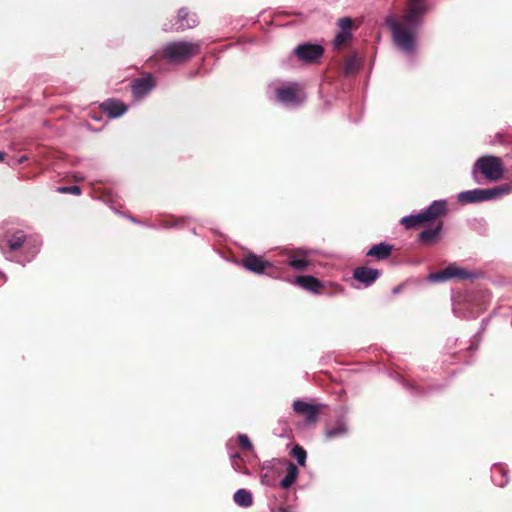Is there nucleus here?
<instances>
[{"label": "nucleus", "instance_id": "f257e3e1", "mask_svg": "<svg viewBox=\"0 0 512 512\" xmlns=\"http://www.w3.org/2000/svg\"><path fill=\"white\" fill-rule=\"evenodd\" d=\"M427 11V0H408L406 12L401 19L394 16L386 19L393 42L402 52L411 54L415 51L417 29L422 25Z\"/></svg>", "mask_w": 512, "mask_h": 512}, {"label": "nucleus", "instance_id": "f03ea898", "mask_svg": "<svg viewBox=\"0 0 512 512\" xmlns=\"http://www.w3.org/2000/svg\"><path fill=\"white\" fill-rule=\"evenodd\" d=\"M504 171V164L501 158L494 155H483L474 162L471 176L477 184H481L479 175H482L491 182H496L503 177Z\"/></svg>", "mask_w": 512, "mask_h": 512}, {"label": "nucleus", "instance_id": "7ed1b4c3", "mask_svg": "<svg viewBox=\"0 0 512 512\" xmlns=\"http://www.w3.org/2000/svg\"><path fill=\"white\" fill-rule=\"evenodd\" d=\"M275 100L285 108L296 109L307 99L304 86L295 81L284 82L274 88Z\"/></svg>", "mask_w": 512, "mask_h": 512}, {"label": "nucleus", "instance_id": "20e7f679", "mask_svg": "<svg viewBox=\"0 0 512 512\" xmlns=\"http://www.w3.org/2000/svg\"><path fill=\"white\" fill-rule=\"evenodd\" d=\"M512 193V182L503 183L492 188H476L458 193L457 200L460 203H482L501 199Z\"/></svg>", "mask_w": 512, "mask_h": 512}, {"label": "nucleus", "instance_id": "39448f33", "mask_svg": "<svg viewBox=\"0 0 512 512\" xmlns=\"http://www.w3.org/2000/svg\"><path fill=\"white\" fill-rule=\"evenodd\" d=\"M41 245L42 241L39 236L27 235L17 249V252H11L5 259L25 266L36 257L40 251Z\"/></svg>", "mask_w": 512, "mask_h": 512}, {"label": "nucleus", "instance_id": "423d86ee", "mask_svg": "<svg viewBox=\"0 0 512 512\" xmlns=\"http://www.w3.org/2000/svg\"><path fill=\"white\" fill-rule=\"evenodd\" d=\"M167 59L172 61H188L200 53V42L175 41L168 43L163 49Z\"/></svg>", "mask_w": 512, "mask_h": 512}, {"label": "nucleus", "instance_id": "0eeeda50", "mask_svg": "<svg viewBox=\"0 0 512 512\" xmlns=\"http://www.w3.org/2000/svg\"><path fill=\"white\" fill-rule=\"evenodd\" d=\"M27 233L15 227H0V251L4 257L17 252L22 241L27 237Z\"/></svg>", "mask_w": 512, "mask_h": 512}, {"label": "nucleus", "instance_id": "6e6552de", "mask_svg": "<svg viewBox=\"0 0 512 512\" xmlns=\"http://www.w3.org/2000/svg\"><path fill=\"white\" fill-rule=\"evenodd\" d=\"M347 413V409L342 407L335 418L326 424L324 430V439L326 441L345 438L349 435L350 428Z\"/></svg>", "mask_w": 512, "mask_h": 512}, {"label": "nucleus", "instance_id": "1a4fd4ad", "mask_svg": "<svg viewBox=\"0 0 512 512\" xmlns=\"http://www.w3.org/2000/svg\"><path fill=\"white\" fill-rule=\"evenodd\" d=\"M475 273L458 267L456 264H449L446 268L443 270L430 273L428 275V280L432 283H440V282H446L452 279H460V280H468L475 278Z\"/></svg>", "mask_w": 512, "mask_h": 512}, {"label": "nucleus", "instance_id": "9d476101", "mask_svg": "<svg viewBox=\"0 0 512 512\" xmlns=\"http://www.w3.org/2000/svg\"><path fill=\"white\" fill-rule=\"evenodd\" d=\"M293 54L301 62L318 61L324 54V47L317 43H301L293 49Z\"/></svg>", "mask_w": 512, "mask_h": 512}, {"label": "nucleus", "instance_id": "9b49d317", "mask_svg": "<svg viewBox=\"0 0 512 512\" xmlns=\"http://www.w3.org/2000/svg\"><path fill=\"white\" fill-rule=\"evenodd\" d=\"M313 254L311 249L296 248L287 250V264L296 271H304L310 265L309 257Z\"/></svg>", "mask_w": 512, "mask_h": 512}, {"label": "nucleus", "instance_id": "f8f14e48", "mask_svg": "<svg viewBox=\"0 0 512 512\" xmlns=\"http://www.w3.org/2000/svg\"><path fill=\"white\" fill-rule=\"evenodd\" d=\"M155 85L156 82L150 73L133 79L131 82L133 97L135 99H142L146 97L153 90Z\"/></svg>", "mask_w": 512, "mask_h": 512}, {"label": "nucleus", "instance_id": "ddd939ff", "mask_svg": "<svg viewBox=\"0 0 512 512\" xmlns=\"http://www.w3.org/2000/svg\"><path fill=\"white\" fill-rule=\"evenodd\" d=\"M292 407L297 414L304 416L307 425L317 422L321 404H310L298 399L293 402Z\"/></svg>", "mask_w": 512, "mask_h": 512}, {"label": "nucleus", "instance_id": "4468645a", "mask_svg": "<svg viewBox=\"0 0 512 512\" xmlns=\"http://www.w3.org/2000/svg\"><path fill=\"white\" fill-rule=\"evenodd\" d=\"M242 266L257 275L265 274L267 269L273 268V264L264 260L261 256L249 253L242 260Z\"/></svg>", "mask_w": 512, "mask_h": 512}, {"label": "nucleus", "instance_id": "2eb2a0df", "mask_svg": "<svg viewBox=\"0 0 512 512\" xmlns=\"http://www.w3.org/2000/svg\"><path fill=\"white\" fill-rule=\"evenodd\" d=\"M100 109L110 119H116L128 111V106L119 99L109 98L100 104Z\"/></svg>", "mask_w": 512, "mask_h": 512}, {"label": "nucleus", "instance_id": "dca6fc26", "mask_svg": "<svg viewBox=\"0 0 512 512\" xmlns=\"http://www.w3.org/2000/svg\"><path fill=\"white\" fill-rule=\"evenodd\" d=\"M352 37V20L349 17H344L338 21V32L333 40V47L335 49L341 48Z\"/></svg>", "mask_w": 512, "mask_h": 512}, {"label": "nucleus", "instance_id": "f3484780", "mask_svg": "<svg viewBox=\"0 0 512 512\" xmlns=\"http://www.w3.org/2000/svg\"><path fill=\"white\" fill-rule=\"evenodd\" d=\"M381 275V271L367 266H358L353 271L355 280L363 284L364 287L371 286Z\"/></svg>", "mask_w": 512, "mask_h": 512}, {"label": "nucleus", "instance_id": "a211bd4d", "mask_svg": "<svg viewBox=\"0 0 512 512\" xmlns=\"http://www.w3.org/2000/svg\"><path fill=\"white\" fill-rule=\"evenodd\" d=\"M198 24V19L196 14L189 13L185 8H181L178 11L177 19L174 24L175 31H183L185 29H190L196 27Z\"/></svg>", "mask_w": 512, "mask_h": 512}, {"label": "nucleus", "instance_id": "6ab92c4d", "mask_svg": "<svg viewBox=\"0 0 512 512\" xmlns=\"http://www.w3.org/2000/svg\"><path fill=\"white\" fill-rule=\"evenodd\" d=\"M428 222H432L447 213V200H434L426 209L423 210Z\"/></svg>", "mask_w": 512, "mask_h": 512}, {"label": "nucleus", "instance_id": "aec40b11", "mask_svg": "<svg viewBox=\"0 0 512 512\" xmlns=\"http://www.w3.org/2000/svg\"><path fill=\"white\" fill-rule=\"evenodd\" d=\"M294 283L314 294H319L320 289L323 286L322 282L313 275L297 276L294 280Z\"/></svg>", "mask_w": 512, "mask_h": 512}, {"label": "nucleus", "instance_id": "412c9836", "mask_svg": "<svg viewBox=\"0 0 512 512\" xmlns=\"http://www.w3.org/2000/svg\"><path fill=\"white\" fill-rule=\"evenodd\" d=\"M393 251V245L387 242H380L373 245L367 252L366 256L374 257L378 261L388 259Z\"/></svg>", "mask_w": 512, "mask_h": 512}, {"label": "nucleus", "instance_id": "4be33fe9", "mask_svg": "<svg viewBox=\"0 0 512 512\" xmlns=\"http://www.w3.org/2000/svg\"><path fill=\"white\" fill-rule=\"evenodd\" d=\"M443 230V223L439 222L435 227L427 228L418 235V240L423 244H432L440 236Z\"/></svg>", "mask_w": 512, "mask_h": 512}, {"label": "nucleus", "instance_id": "5701e85b", "mask_svg": "<svg viewBox=\"0 0 512 512\" xmlns=\"http://www.w3.org/2000/svg\"><path fill=\"white\" fill-rule=\"evenodd\" d=\"M491 478L493 483L501 488L505 487L509 482V478L507 476V469L499 463H495L492 466Z\"/></svg>", "mask_w": 512, "mask_h": 512}, {"label": "nucleus", "instance_id": "b1692460", "mask_svg": "<svg viewBox=\"0 0 512 512\" xmlns=\"http://www.w3.org/2000/svg\"><path fill=\"white\" fill-rule=\"evenodd\" d=\"M485 308L482 305H478L476 307L470 306V304L464 309L460 307L459 304L453 307V312L457 317L470 319L476 318Z\"/></svg>", "mask_w": 512, "mask_h": 512}, {"label": "nucleus", "instance_id": "393cba45", "mask_svg": "<svg viewBox=\"0 0 512 512\" xmlns=\"http://www.w3.org/2000/svg\"><path fill=\"white\" fill-rule=\"evenodd\" d=\"M298 474L299 470L297 466L294 463L289 462L286 469V474L279 483L280 487L282 489H289L295 483Z\"/></svg>", "mask_w": 512, "mask_h": 512}, {"label": "nucleus", "instance_id": "a878e982", "mask_svg": "<svg viewBox=\"0 0 512 512\" xmlns=\"http://www.w3.org/2000/svg\"><path fill=\"white\" fill-rule=\"evenodd\" d=\"M234 502L243 508L250 507L253 504V496L250 490L241 488L233 495Z\"/></svg>", "mask_w": 512, "mask_h": 512}, {"label": "nucleus", "instance_id": "bb28decb", "mask_svg": "<svg viewBox=\"0 0 512 512\" xmlns=\"http://www.w3.org/2000/svg\"><path fill=\"white\" fill-rule=\"evenodd\" d=\"M400 223L405 226L407 229H411L416 227L418 224H425L428 223L426 216L424 214V211H421L417 214H410L404 216Z\"/></svg>", "mask_w": 512, "mask_h": 512}, {"label": "nucleus", "instance_id": "cd10ccee", "mask_svg": "<svg viewBox=\"0 0 512 512\" xmlns=\"http://www.w3.org/2000/svg\"><path fill=\"white\" fill-rule=\"evenodd\" d=\"M291 454L296 459L299 466H304L306 464L307 452L302 446L298 444L294 445L291 450Z\"/></svg>", "mask_w": 512, "mask_h": 512}, {"label": "nucleus", "instance_id": "c85d7f7f", "mask_svg": "<svg viewBox=\"0 0 512 512\" xmlns=\"http://www.w3.org/2000/svg\"><path fill=\"white\" fill-rule=\"evenodd\" d=\"M57 191L60 193H63V194H73V195L81 194V188L78 185L60 186L57 188Z\"/></svg>", "mask_w": 512, "mask_h": 512}, {"label": "nucleus", "instance_id": "c756f323", "mask_svg": "<svg viewBox=\"0 0 512 512\" xmlns=\"http://www.w3.org/2000/svg\"><path fill=\"white\" fill-rule=\"evenodd\" d=\"M238 441L245 450H251L253 448L252 443L246 434H238Z\"/></svg>", "mask_w": 512, "mask_h": 512}, {"label": "nucleus", "instance_id": "7c9ffc66", "mask_svg": "<svg viewBox=\"0 0 512 512\" xmlns=\"http://www.w3.org/2000/svg\"><path fill=\"white\" fill-rule=\"evenodd\" d=\"M403 385L415 395H423L426 393L424 389L419 388L418 386L408 383L406 381H403Z\"/></svg>", "mask_w": 512, "mask_h": 512}, {"label": "nucleus", "instance_id": "2f4dec72", "mask_svg": "<svg viewBox=\"0 0 512 512\" xmlns=\"http://www.w3.org/2000/svg\"><path fill=\"white\" fill-rule=\"evenodd\" d=\"M183 221L182 219H179V220H175V219H172V220H166V221H162L158 227L160 228H172V227H176L180 224V222Z\"/></svg>", "mask_w": 512, "mask_h": 512}, {"label": "nucleus", "instance_id": "473e14b6", "mask_svg": "<svg viewBox=\"0 0 512 512\" xmlns=\"http://www.w3.org/2000/svg\"><path fill=\"white\" fill-rule=\"evenodd\" d=\"M343 75L346 77L352 76L358 73L360 66H343Z\"/></svg>", "mask_w": 512, "mask_h": 512}, {"label": "nucleus", "instance_id": "72a5a7b5", "mask_svg": "<svg viewBox=\"0 0 512 512\" xmlns=\"http://www.w3.org/2000/svg\"><path fill=\"white\" fill-rule=\"evenodd\" d=\"M260 481L263 485H266V486L273 485V480L270 478V476L267 473L261 474Z\"/></svg>", "mask_w": 512, "mask_h": 512}, {"label": "nucleus", "instance_id": "f704fd0d", "mask_svg": "<svg viewBox=\"0 0 512 512\" xmlns=\"http://www.w3.org/2000/svg\"><path fill=\"white\" fill-rule=\"evenodd\" d=\"M271 512H293L282 505H276L270 508Z\"/></svg>", "mask_w": 512, "mask_h": 512}, {"label": "nucleus", "instance_id": "c9c22d12", "mask_svg": "<svg viewBox=\"0 0 512 512\" xmlns=\"http://www.w3.org/2000/svg\"><path fill=\"white\" fill-rule=\"evenodd\" d=\"M240 456L238 453H235L231 456V461H232V467L235 471H240V468L239 466L234 462L236 459H238Z\"/></svg>", "mask_w": 512, "mask_h": 512}, {"label": "nucleus", "instance_id": "e433bc0d", "mask_svg": "<svg viewBox=\"0 0 512 512\" xmlns=\"http://www.w3.org/2000/svg\"><path fill=\"white\" fill-rule=\"evenodd\" d=\"M199 73H200L199 69H194L193 72L189 73V76L190 77H196V76L199 75Z\"/></svg>", "mask_w": 512, "mask_h": 512}, {"label": "nucleus", "instance_id": "4c0bfd02", "mask_svg": "<svg viewBox=\"0 0 512 512\" xmlns=\"http://www.w3.org/2000/svg\"><path fill=\"white\" fill-rule=\"evenodd\" d=\"M6 280H7L6 275L3 272L0 271V281H1V283L6 282Z\"/></svg>", "mask_w": 512, "mask_h": 512}, {"label": "nucleus", "instance_id": "58836bf2", "mask_svg": "<svg viewBox=\"0 0 512 512\" xmlns=\"http://www.w3.org/2000/svg\"><path fill=\"white\" fill-rule=\"evenodd\" d=\"M27 160V156L23 155L18 159V163L21 164Z\"/></svg>", "mask_w": 512, "mask_h": 512}, {"label": "nucleus", "instance_id": "ea45409f", "mask_svg": "<svg viewBox=\"0 0 512 512\" xmlns=\"http://www.w3.org/2000/svg\"><path fill=\"white\" fill-rule=\"evenodd\" d=\"M399 291H400V287H395V288L392 290V293H393V294H397Z\"/></svg>", "mask_w": 512, "mask_h": 512}, {"label": "nucleus", "instance_id": "a19ab883", "mask_svg": "<svg viewBox=\"0 0 512 512\" xmlns=\"http://www.w3.org/2000/svg\"><path fill=\"white\" fill-rule=\"evenodd\" d=\"M4 159V153L2 151H0V161H2Z\"/></svg>", "mask_w": 512, "mask_h": 512}, {"label": "nucleus", "instance_id": "79ce46f5", "mask_svg": "<svg viewBox=\"0 0 512 512\" xmlns=\"http://www.w3.org/2000/svg\"><path fill=\"white\" fill-rule=\"evenodd\" d=\"M268 275L271 276V277H275L276 278L274 272H272V271L268 272Z\"/></svg>", "mask_w": 512, "mask_h": 512}]
</instances>
